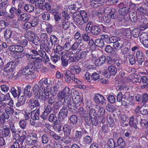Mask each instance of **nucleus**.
<instances>
[{
    "label": "nucleus",
    "mask_w": 148,
    "mask_h": 148,
    "mask_svg": "<svg viewBox=\"0 0 148 148\" xmlns=\"http://www.w3.org/2000/svg\"><path fill=\"white\" fill-rule=\"evenodd\" d=\"M67 102L68 107L70 110H72L73 108V105H72L71 102L70 97H68L66 99H64V101L63 106L62 108L60 110L58 116L60 117H62V119L65 118L68 114V110L67 107L65 106V103Z\"/></svg>",
    "instance_id": "1"
},
{
    "label": "nucleus",
    "mask_w": 148,
    "mask_h": 148,
    "mask_svg": "<svg viewBox=\"0 0 148 148\" xmlns=\"http://www.w3.org/2000/svg\"><path fill=\"white\" fill-rule=\"evenodd\" d=\"M34 68L33 63H29L21 70V73L24 75H30L31 78L34 79L36 77V74L34 73Z\"/></svg>",
    "instance_id": "2"
},
{
    "label": "nucleus",
    "mask_w": 148,
    "mask_h": 148,
    "mask_svg": "<svg viewBox=\"0 0 148 148\" xmlns=\"http://www.w3.org/2000/svg\"><path fill=\"white\" fill-rule=\"evenodd\" d=\"M81 40L79 39L77 42L74 43L71 47V49L72 50V53L73 56H76L79 53V52L82 50H84L85 48V45H83L82 46L79 44L81 42Z\"/></svg>",
    "instance_id": "3"
},
{
    "label": "nucleus",
    "mask_w": 148,
    "mask_h": 148,
    "mask_svg": "<svg viewBox=\"0 0 148 148\" xmlns=\"http://www.w3.org/2000/svg\"><path fill=\"white\" fill-rule=\"evenodd\" d=\"M35 34L30 31H27L25 35V38L30 41L32 42L35 45L40 42L39 38L38 37H35Z\"/></svg>",
    "instance_id": "4"
},
{
    "label": "nucleus",
    "mask_w": 148,
    "mask_h": 148,
    "mask_svg": "<svg viewBox=\"0 0 148 148\" xmlns=\"http://www.w3.org/2000/svg\"><path fill=\"white\" fill-rule=\"evenodd\" d=\"M17 65V62L12 61L6 64L4 69L8 73L13 72Z\"/></svg>",
    "instance_id": "5"
},
{
    "label": "nucleus",
    "mask_w": 148,
    "mask_h": 148,
    "mask_svg": "<svg viewBox=\"0 0 148 148\" xmlns=\"http://www.w3.org/2000/svg\"><path fill=\"white\" fill-rule=\"evenodd\" d=\"M73 21L77 25H82L84 24L82 18L78 12H75L73 14Z\"/></svg>",
    "instance_id": "6"
},
{
    "label": "nucleus",
    "mask_w": 148,
    "mask_h": 148,
    "mask_svg": "<svg viewBox=\"0 0 148 148\" xmlns=\"http://www.w3.org/2000/svg\"><path fill=\"white\" fill-rule=\"evenodd\" d=\"M94 99L97 104H103L106 103V100L104 97L99 94H96L94 96Z\"/></svg>",
    "instance_id": "7"
},
{
    "label": "nucleus",
    "mask_w": 148,
    "mask_h": 148,
    "mask_svg": "<svg viewBox=\"0 0 148 148\" xmlns=\"http://www.w3.org/2000/svg\"><path fill=\"white\" fill-rule=\"evenodd\" d=\"M61 54L62 55L61 56V60H69L71 61L74 62V61L71 60V58H74V56H73L71 51H67L66 53L62 52Z\"/></svg>",
    "instance_id": "8"
},
{
    "label": "nucleus",
    "mask_w": 148,
    "mask_h": 148,
    "mask_svg": "<svg viewBox=\"0 0 148 148\" xmlns=\"http://www.w3.org/2000/svg\"><path fill=\"white\" fill-rule=\"evenodd\" d=\"M13 55V57L15 59H19L23 58L25 56V53L23 52L24 48L22 46Z\"/></svg>",
    "instance_id": "9"
},
{
    "label": "nucleus",
    "mask_w": 148,
    "mask_h": 148,
    "mask_svg": "<svg viewBox=\"0 0 148 148\" xmlns=\"http://www.w3.org/2000/svg\"><path fill=\"white\" fill-rule=\"evenodd\" d=\"M49 89H44L43 91H41L39 92L38 97L43 100L48 99L49 96Z\"/></svg>",
    "instance_id": "10"
},
{
    "label": "nucleus",
    "mask_w": 148,
    "mask_h": 148,
    "mask_svg": "<svg viewBox=\"0 0 148 148\" xmlns=\"http://www.w3.org/2000/svg\"><path fill=\"white\" fill-rule=\"evenodd\" d=\"M28 107L31 109H32L36 107L39 108L40 106V103L38 101L36 100L30 99L28 103Z\"/></svg>",
    "instance_id": "11"
},
{
    "label": "nucleus",
    "mask_w": 148,
    "mask_h": 148,
    "mask_svg": "<svg viewBox=\"0 0 148 148\" xmlns=\"http://www.w3.org/2000/svg\"><path fill=\"white\" fill-rule=\"evenodd\" d=\"M2 136L5 137H8L10 136L9 128L6 125H3L1 127Z\"/></svg>",
    "instance_id": "12"
},
{
    "label": "nucleus",
    "mask_w": 148,
    "mask_h": 148,
    "mask_svg": "<svg viewBox=\"0 0 148 148\" xmlns=\"http://www.w3.org/2000/svg\"><path fill=\"white\" fill-rule=\"evenodd\" d=\"M26 101L25 97H24V96L21 95L20 97L18 98L17 103L16 104L17 107L21 108L19 110H22L23 109V105L25 103Z\"/></svg>",
    "instance_id": "13"
},
{
    "label": "nucleus",
    "mask_w": 148,
    "mask_h": 148,
    "mask_svg": "<svg viewBox=\"0 0 148 148\" xmlns=\"http://www.w3.org/2000/svg\"><path fill=\"white\" fill-rule=\"evenodd\" d=\"M86 51H82L80 53V55H77L74 56V58H71V60L74 62H77L81 59H84L86 57Z\"/></svg>",
    "instance_id": "14"
},
{
    "label": "nucleus",
    "mask_w": 148,
    "mask_h": 148,
    "mask_svg": "<svg viewBox=\"0 0 148 148\" xmlns=\"http://www.w3.org/2000/svg\"><path fill=\"white\" fill-rule=\"evenodd\" d=\"M38 84L40 86V88L42 89L44 87V85H46L47 89H49L50 86V84L48 83L47 78L41 79L39 82Z\"/></svg>",
    "instance_id": "15"
},
{
    "label": "nucleus",
    "mask_w": 148,
    "mask_h": 148,
    "mask_svg": "<svg viewBox=\"0 0 148 148\" xmlns=\"http://www.w3.org/2000/svg\"><path fill=\"white\" fill-rule=\"evenodd\" d=\"M106 123L107 125V126L109 127H113L114 124L113 118L110 115L108 114L107 115Z\"/></svg>",
    "instance_id": "16"
},
{
    "label": "nucleus",
    "mask_w": 148,
    "mask_h": 148,
    "mask_svg": "<svg viewBox=\"0 0 148 148\" xmlns=\"http://www.w3.org/2000/svg\"><path fill=\"white\" fill-rule=\"evenodd\" d=\"M20 41H19L14 45H10L8 47V49L10 51L15 52L22 46L20 45Z\"/></svg>",
    "instance_id": "17"
},
{
    "label": "nucleus",
    "mask_w": 148,
    "mask_h": 148,
    "mask_svg": "<svg viewBox=\"0 0 148 148\" xmlns=\"http://www.w3.org/2000/svg\"><path fill=\"white\" fill-rule=\"evenodd\" d=\"M31 88V86L29 85H28L25 88L24 91L23 92V96L24 97L25 96V97L27 96L28 98L30 97L32 94V90L30 92V90Z\"/></svg>",
    "instance_id": "18"
},
{
    "label": "nucleus",
    "mask_w": 148,
    "mask_h": 148,
    "mask_svg": "<svg viewBox=\"0 0 148 148\" xmlns=\"http://www.w3.org/2000/svg\"><path fill=\"white\" fill-rule=\"evenodd\" d=\"M30 15L25 13H23L19 15L18 17L19 20L21 21L26 22L28 21L30 18Z\"/></svg>",
    "instance_id": "19"
},
{
    "label": "nucleus",
    "mask_w": 148,
    "mask_h": 148,
    "mask_svg": "<svg viewBox=\"0 0 148 148\" xmlns=\"http://www.w3.org/2000/svg\"><path fill=\"white\" fill-rule=\"evenodd\" d=\"M117 41H115L113 42V47L115 50L118 51L121 49V47H122V44L121 43L120 39L118 38V39Z\"/></svg>",
    "instance_id": "20"
},
{
    "label": "nucleus",
    "mask_w": 148,
    "mask_h": 148,
    "mask_svg": "<svg viewBox=\"0 0 148 148\" xmlns=\"http://www.w3.org/2000/svg\"><path fill=\"white\" fill-rule=\"evenodd\" d=\"M106 60V57L104 55L102 56L95 61V64L97 66H101L105 62Z\"/></svg>",
    "instance_id": "21"
},
{
    "label": "nucleus",
    "mask_w": 148,
    "mask_h": 148,
    "mask_svg": "<svg viewBox=\"0 0 148 148\" xmlns=\"http://www.w3.org/2000/svg\"><path fill=\"white\" fill-rule=\"evenodd\" d=\"M120 31L123 34L124 36H126L128 40L131 38V34L130 30L129 29L123 28L121 29Z\"/></svg>",
    "instance_id": "22"
},
{
    "label": "nucleus",
    "mask_w": 148,
    "mask_h": 148,
    "mask_svg": "<svg viewBox=\"0 0 148 148\" xmlns=\"http://www.w3.org/2000/svg\"><path fill=\"white\" fill-rule=\"evenodd\" d=\"M31 118L32 120H36L39 118V109L32 111L31 114Z\"/></svg>",
    "instance_id": "23"
},
{
    "label": "nucleus",
    "mask_w": 148,
    "mask_h": 148,
    "mask_svg": "<svg viewBox=\"0 0 148 148\" xmlns=\"http://www.w3.org/2000/svg\"><path fill=\"white\" fill-rule=\"evenodd\" d=\"M65 75V80L68 83H69L71 81V79H73V77L71 75L74 76V75L71 73L69 71H64Z\"/></svg>",
    "instance_id": "24"
},
{
    "label": "nucleus",
    "mask_w": 148,
    "mask_h": 148,
    "mask_svg": "<svg viewBox=\"0 0 148 148\" xmlns=\"http://www.w3.org/2000/svg\"><path fill=\"white\" fill-rule=\"evenodd\" d=\"M18 94L16 90L14 87L12 88L10 90V92L12 94V95L14 98H16L18 96V98L19 97H20L21 96V90H19L18 88Z\"/></svg>",
    "instance_id": "25"
},
{
    "label": "nucleus",
    "mask_w": 148,
    "mask_h": 148,
    "mask_svg": "<svg viewBox=\"0 0 148 148\" xmlns=\"http://www.w3.org/2000/svg\"><path fill=\"white\" fill-rule=\"evenodd\" d=\"M100 31V29L98 26H93L90 32L92 35H97L98 34Z\"/></svg>",
    "instance_id": "26"
},
{
    "label": "nucleus",
    "mask_w": 148,
    "mask_h": 148,
    "mask_svg": "<svg viewBox=\"0 0 148 148\" xmlns=\"http://www.w3.org/2000/svg\"><path fill=\"white\" fill-rule=\"evenodd\" d=\"M79 15L81 16V18H82L84 23H86L88 20V17L86 12L84 10L80 11L79 12Z\"/></svg>",
    "instance_id": "27"
},
{
    "label": "nucleus",
    "mask_w": 148,
    "mask_h": 148,
    "mask_svg": "<svg viewBox=\"0 0 148 148\" xmlns=\"http://www.w3.org/2000/svg\"><path fill=\"white\" fill-rule=\"evenodd\" d=\"M46 0H36V6L38 7L40 9H43L44 8L43 3Z\"/></svg>",
    "instance_id": "28"
},
{
    "label": "nucleus",
    "mask_w": 148,
    "mask_h": 148,
    "mask_svg": "<svg viewBox=\"0 0 148 148\" xmlns=\"http://www.w3.org/2000/svg\"><path fill=\"white\" fill-rule=\"evenodd\" d=\"M69 69L72 72L77 74L79 73L81 70L79 66L76 65L70 66Z\"/></svg>",
    "instance_id": "29"
},
{
    "label": "nucleus",
    "mask_w": 148,
    "mask_h": 148,
    "mask_svg": "<svg viewBox=\"0 0 148 148\" xmlns=\"http://www.w3.org/2000/svg\"><path fill=\"white\" fill-rule=\"evenodd\" d=\"M105 114V110L104 108H101L97 112V114L99 115V116L102 117V119L101 120V122L102 124H103L105 122L104 119H103V115Z\"/></svg>",
    "instance_id": "30"
},
{
    "label": "nucleus",
    "mask_w": 148,
    "mask_h": 148,
    "mask_svg": "<svg viewBox=\"0 0 148 148\" xmlns=\"http://www.w3.org/2000/svg\"><path fill=\"white\" fill-rule=\"evenodd\" d=\"M63 130L64 134L67 136H69L71 132V127L68 125H65L63 128Z\"/></svg>",
    "instance_id": "31"
},
{
    "label": "nucleus",
    "mask_w": 148,
    "mask_h": 148,
    "mask_svg": "<svg viewBox=\"0 0 148 148\" xmlns=\"http://www.w3.org/2000/svg\"><path fill=\"white\" fill-rule=\"evenodd\" d=\"M51 1L50 0H46L44 4H43L44 8L43 9H41L42 10H44L46 9V10L48 11H49L51 10Z\"/></svg>",
    "instance_id": "32"
},
{
    "label": "nucleus",
    "mask_w": 148,
    "mask_h": 148,
    "mask_svg": "<svg viewBox=\"0 0 148 148\" xmlns=\"http://www.w3.org/2000/svg\"><path fill=\"white\" fill-rule=\"evenodd\" d=\"M83 135V133L81 131L77 130L75 132L74 138L76 140L79 141L82 138Z\"/></svg>",
    "instance_id": "33"
},
{
    "label": "nucleus",
    "mask_w": 148,
    "mask_h": 148,
    "mask_svg": "<svg viewBox=\"0 0 148 148\" xmlns=\"http://www.w3.org/2000/svg\"><path fill=\"white\" fill-rule=\"evenodd\" d=\"M140 112L143 115L148 114V105H144L140 108Z\"/></svg>",
    "instance_id": "34"
},
{
    "label": "nucleus",
    "mask_w": 148,
    "mask_h": 148,
    "mask_svg": "<svg viewBox=\"0 0 148 148\" xmlns=\"http://www.w3.org/2000/svg\"><path fill=\"white\" fill-rule=\"evenodd\" d=\"M108 70L110 75H114L116 74L117 71V68L114 66H110L108 67Z\"/></svg>",
    "instance_id": "35"
},
{
    "label": "nucleus",
    "mask_w": 148,
    "mask_h": 148,
    "mask_svg": "<svg viewBox=\"0 0 148 148\" xmlns=\"http://www.w3.org/2000/svg\"><path fill=\"white\" fill-rule=\"evenodd\" d=\"M64 42V45L63 46V49L65 50L68 51L71 49V44L68 39H65Z\"/></svg>",
    "instance_id": "36"
},
{
    "label": "nucleus",
    "mask_w": 148,
    "mask_h": 148,
    "mask_svg": "<svg viewBox=\"0 0 148 148\" xmlns=\"http://www.w3.org/2000/svg\"><path fill=\"white\" fill-rule=\"evenodd\" d=\"M25 142L29 145L32 146L35 144L36 143V141L35 140L32 139L29 136H27Z\"/></svg>",
    "instance_id": "37"
},
{
    "label": "nucleus",
    "mask_w": 148,
    "mask_h": 148,
    "mask_svg": "<svg viewBox=\"0 0 148 148\" xmlns=\"http://www.w3.org/2000/svg\"><path fill=\"white\" fill-rule=\"evenodd\" d=\"M59 88V86L57 85L52 86L50 91L51 94L52 95H56L58 91Z\"/></svg>",
    "instance_id": "38"
},
{
    "label": "nucleus",
    "mask_w": 148,
    "mask_h": 148,
    "mask_svg": "<svg viewBox=\"0 0 148 148\" xmlns=\"http://www.w3.org/2000/svg\"><path fill=\"white\" fill-rule=\"evenodd\" d=\"M92 142V139L89 136H86L85 137L82 141L84 145H89Z\"/></svg>",
    "instance_id": "39"
},
{
    "label": "nucleus",
    "mask_w": 148,
    "mask_h": 148,
    "mask_svg": "<svg viewBox=\"0 0 148 148\" xmlns=\"http://www.w3.org/2000/svg\"><path fill=\"white\" fill-rule=\"evenodd\" d=\"M39 90L38 85L37 84H35L34 85L33 88L32 89V94L34 95L35 96H37L38 97V92Z\"/></svg>",
    "instance_id": "40"
},
{
    "label": "nucleus",
    "mask_w": 148,
    "mask_h": 148,
    "mask_svg": "<svg viewBox=\"0 0 148 148\" xmlns=\"http://www.w3.org/2000/svg\"><path fill=\"white\" fill-rule=\"evenodd\" d=\"M57 40V38L56 36L54 35H51L50 36V41L51 44H50L48 43V45L49 47H51L53 46V45H55L56 42Z\"/></svg>",
    "instance_id": "41"
},
{
    "label": "nucleus",
    "mask_w": 148,
    "mask_h": 148,
    "mask_svg": "<svg viewBox=\"0 0 148 148\" xmlns=\"http://www.w3.org/2000/svg\"><path fill=\"white\" fill-rule=\"evenodd\" d=\"M41 15L42 19L44 21H47L50 19V14L47 12H43Z\"/></svg>",
    "instance_id": "42"
},
{
    "label": "nucleus",
    "mask_w": 148,
    "mask_h": 148,
    "mask_svg": "<svg viewBox=\"0 0 148 148\" xmlns=\"http://www.w3.org/2000/svg\"><path fill=\"white\" fill-rule=\"evenodd\" d=\"M47 35L46 33H43L40 35V40L42 43H45L47 41Z\"/></svg>",
    "instance_id": "43"
},
{
    "label": "nucleus",
    "mask_w": 148,
    "mask_h": 148,
    "mask_svg": "<svg viewBox=\"0 0 148 148\" xmlns=\"http://www.w3.org/2000/svg\"><path fill=\"white\" fill-rule=\"evenodd\" d=\"M10 12L12 14H15L17 15L21 13V11L18 8L17 9L14 7H12L10 9Z\"/></svg>",
    "instance_id": "44"
},
{
    "label": "nucleus",
    "mask_w": 148,
    "mask_h": 148,
    "mask_svg": "<svg viewBox=\"0 0 148 148\" xmlns=\"http://www.w3.org/2000/svg\"><path fill=\"white\" fill-rule=\"evenodd\" d=\"M24 9L25 11L27 12H31L34 10V7L32 5L27 4L25 5Z\"/></svg>",
    "instance_id": "45"
},
{
    "label": "nucleus",
    "mask_w": 148,
    "mask_h": 148,
    "mask_svg": "<svg viewBox=\"0 0 148 148\" xmlns=\"http://www.w3.org/2000/svg\"><path fill=\"white\" fill-rule=\"evenodd\" d=\"M95 44L96 46L102 47L104 46V43L103 40L97 39L95 40Z\"/></svg>",
    "instance_id": "46"
},
{
    "label": "nucleus",
    "mask_w": 148,
    "mask_h": 148,
    "mask_svg": "<svg viewBox=\"0 0 148 148\" xmlns=\"http://www.w3.org/2000/svg\"><path fill=\"white\" fill-rule=\"evenodd\" d=\"M117 143L118 145L121 148H124L125 145V142L121 138H118L117 140Z\"/></svg>",
    "instance_id": "47"
},
{
    "label": "nucleus",
    "mask_w": 148,
    "mask_h": 148,
    "mask_svg": "<svg viewBox=\"0 0 148 148\" xmlns=\"http://www.w3.org/2000/svg\"><path fill=\"white\" fill-rule=\"evenodd\" d=\"M134 118L133 116H132L130 118L129 121V124L131 128L133 127L136 129L137 128V126L135 123L134 121Z\"/></svg>",
    "instance_id": "48"
},
{
    "label": "nucleus",
    "mask_w": 148,
    "mask_h": 148,
    "mask_svg": "<svg viewBox=\"0 0 148 148\" xmlns=\"http://www.w3.org/2000/svg\"><path fill=\"white\" fill-rule=\"evenodd\" d=\"M119 13L122 15H125L127 14L129 12V9L125 7L122 8L119 10Z\"/></svg>",
    "instance_id": "49"
},
{
    "label": "nucleus",
    "mask_w": 148,
    "mask_h": 148,
    "mask_svg": "<svg viewBox=\"0 0 148 148\" xmlns=\"http://www.w3.org/2000/svg\"><path fill=\"white\" fill-rule=\"evenodd\" d=\"M137 12H140L141 15H146L147 14V10L142 7H139L137 8Z\"/></svg>",
    "instance_id": "50"
},
{
    "label": "nucleus",
    "mask_w": 148,
    "mask_h": 148,
    "mask_svg": "<svg viewBox=\"0 0 148 148\" xmlns=\"http://www.w3.org/2000/svg\"><path fill=\"white\" fill-rule=\"evenodd\" d=\"M49 136H52L54 139L56 140H59L61 138V137L58 135L56 134L53 131H50L49 132Z\"/></svg>",
    "instance_id": "51"
},
{
    "label": "nucleus",
    "mask_w": 148,
    "mask_h": 148,
    "mask_svg": "<svg viewBox=\"0 0 148 148\" xmlns=\"http://www.w3.org/2000/svg\"><path fill=\"white\" fill-rule=\"evenodd\" d=\"M12 32L11 30L9 29H5L4 32V37L6 39H9L11 36Z\"/></svg>",
    "instance_id": "52"
},
{
    "label": "nucleus",
    "mask_w": 148,
    "mask_h": 148,
    "mask_svg": "<svg viewBox=\"0 0 148 148\" xmlns=\"http://www.w3.org/2000/svg\"><path fill=\"white\" fill-rule=\"evenodd\" d=\"M139 38L141 42L148 39V35L146 33H142L140 35Z\"/></svg>",
    "instance_id": "53"
},
{
    "label": "nucleus",
    "mask_w": 148,
    "mask_h": 148,
    "mask_svg": "<svg viewBox=\"0 0 148 148\" xmlns=\"http://www.w3.org/2000/svg\"><path fill=\"white\" fill-rule=\"evenodd\" d=\"M42 58L43 59V62L46 65L48 64V63H49L50 60L49 58L46 53H44L42 54Z\"/></svg>",
    "instance_id": "54"
},
{
    "label": "nucleus",
    "mask_w": 148,
    "mask_h": 148,
    "mask_svg": "<svg viewBox=\"0 0 148 148\" xmlns=\"http://www.w3.org/2000/svg\"><path fill=\"white\" fill-rule=\"evenodd\" d=\"M70 123L73 125L75 124L77 122V117L75 115L71 116L69 118Z\"/></svg>",
    "instance_id": "55"
},
{
    "label": "nucleus",
    "mask_w": 148,
    "mask_h": 148,
    "mask_svg": "<svg viewBox=\"0 0 148 148\" xmlns=\"http://www.w3.org/2000/svg\"><path fill=\"white\" fill-rule=\"evenodd\" d=\"M109 15L110 18L115 19L117 17L118 13L114 9H112V11Z\"/></svg>",
    "instance_id": "56"
},
{
    "label": "nucleus",
    "mask_w": 148,
    "mask_h": 148,
    "mask_svg": "<svg viewBox=\"0 0 148 148\" xmlns=\"http://www.w3.org/2000/svg\"><path fill=\"white\" fill-rule=\"evenodd\" d=\"M140 33V30L138 28L134 29L132 32L133 36L135 38H137L138 37Z\"/></svg>",
    "instance_id": "57"
},
{
    "label": "nucleus",
    "mask_w": 148,
    "mask_h": 148,
    "mask_svg": "<svg viewBox=\"0 0 148 148\" xmlns=\"http://www.w3.org/2000/svg\"><path fill=\"white\" fill-rule=\"evenodd\" d=\"M82 37L84 41H88L90 40V38L88 34L86 32H83L82 34Z\"/></svg>",
    "instance_id": "58"
},
{
    "label": "nucleus",
    "mask_w": 148,
    "mask_h": 148,
    "mask_svg": "<svg viewBox=\"0 0 148 148\" xmlns=\"http://www.w3.org/2000/svg\"><path fill=\"white\" fill-rule=\"evenodd\" d=\"M128 58L130 64L133 65L135 64L136 61L134 56L132 54H129Z\"/></svg>",
    "instance_id": "59"
},
{
    "label": "nucleus",
    "mask_w": 148,
    "mask_h": 148,
    "mask_svg": "<svg viewBox=\"0 0 148 148\" xmlns=\"http://www.w3.org/2000/svg\"><path fill=\"white\" fill-rule=\"evenodd\" d=\"M100 0H92L90 2V5L92 7L96 8L99 6V2Z\"/></svg>",
    "instance_id": "60"
},
{
    "label": "nucleus",
    "mask_w": 148,
    "mask_h": 148,
    "mask_svg": "<svg viewBox=\"0 0 148 148\" xmlns=\"http://www.w3.org/2000/svg\"><path fill=\"white\" fill-rule=\"evenodd\" d=\"M41 140L43 144H47L49 141V138L46 134H44L41 137Z\"/></svg>",
    "instance_id": "61"
},
{
    "label": "nucleus",
    "mask_w": 148,
    "mask_h": 148,
    "mask_svg": "<svg viewBox=\"0 0 148 148\" xmlns=\"http://www.w3.org/2000/svg\"><path fill=\"white\" fill-rule=\"evenodd\" d=\"M84 78L88 82H90L92 80L91 75L88 72H86L84 75Z\"/></svg>",
    "instance_id": "62"
},
{
    "label": "nucleus",
    "mask_w": 148,
    "mask_h": 148,
    "mask_svg": "<svg viewBox=\"0 0 148 148\" xmlns=\"http://www.w3.org/2000/svg\"><path fill=\"white\" fill-rule=\"evenodd\" d=\"M5 112L7 113V114L10 115L14 113V110L13 108L10 107H7L5 109Z\"/></svg>",
    "instance_id": "63"
},
{
    "label": "nucleus",
    "mask_w": 148,
    "mask_h": 148,
    "mask_svg": "<svg viewBox=\"0 0 148 148\" xmlns=\"http://www.w3.org/2000/svg\"><path fill=\"white\" fill-rule=\"evenodd\" d=\"M18 124L20 127L23 129H25L27 125V123L24 119H21Z\"/></svg>",
    "instance_id": "64"
}]
</instances>
